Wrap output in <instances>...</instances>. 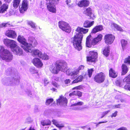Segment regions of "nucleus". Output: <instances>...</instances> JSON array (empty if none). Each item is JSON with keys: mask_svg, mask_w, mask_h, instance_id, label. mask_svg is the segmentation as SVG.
<instances>
[{"mask_svg": "<svg viewBox=\"0 0 130 130\" xmlns=\"http://www.w3.org/2000/svg\"><path fill=\"white\" fill-rule=\"evenodd\" d=\"M67 66V63L64 61L57 60L54 64H52L49 68L50 72L52 74H58L60 71H63Z\"/></svg>", "mask_w": 130, "mask_h": 130, "instance_id": "nucleus-1", "label": "nucleus"}, {"mask_svg": "<svg viewBox=\"0 0 130 130\" xmlns=\"http://www.w3.org/2000/svg\"><path fill=\"white\" fill-rule=\"evenodd\" d=\"M21 46L26 52H31V47L36 46L38 44L37 41H31L30 44L28 43L26 41H19Z\"/></svg>", "mask_w": 130, "mask_h": 130, "instance_id": "nucleus-2", "label": "nucleus"}, {"mask_svg": "<svg viewBox=\"0 0 130 130\" xmlns=\"http://www.w3.org/2000/svg\"><path fill=\"white\" fill-rule=\"evenodd\" d=\"M105 77V74L101 72L95 75L93 77V79L95 82L98 84H101L104 82Z\"/></svg>", "mask_w": 130, "mask_h": 130, "instance_id": "nucleus-3", "label": "nucleus"}, {"mask_svg": "<svg viewBox=\"0 0 130 130\" xmlns=\"http://www.w3.org/2000/svg\"><path fill=\"white\" fill-rule=\"evenodd\" d=\"M4 53V54L0 55V59L7 62L11 61L13 58L12 53L8 50H6Z\"/></svg>", "mask_w": 130, "mask_h": 130, "instance_id": "nucleus-4", "label": "nucleus"}, {"mask_svg": "<svg viewBox=\"0 0 130 130\" xmlns=\"http://www.w3.org/2000/svg\"><path fill=\"white\" fill-rule=\"evenodd\" d=\"M89 55L86 57L87 61L90 62L95 63L97 60L98 53L94 51H91L89 52Z\"/></svg>", "mask_w": 130, "mask_h": 130, "instance_id": "nucleus-5", "label": "nucleus"}, {"mask_svg": "<svg viewBox=\"0 0 130 130\" xmlns=\"http://www.w3.org/2000/svg\"><path fill=\"white\" fill-rule=\"evenodd\" d=\"M59 27L62 30L69 33L71 31V28L69 25L67 23L63 21H60L58 23Z\"/></svg>", "mask_w": 130, "mask_h": 130, "instance_id": "nucleus-6", "label": "nucleus"}, {"mask_svg": "<svg viewBox=\"0 0 130 130\" xmlns=\"http://www.w3.org/2000/svg\"><path fill=\"white\" fill-rule=\"evenodd\" d=\"M56 3L55 2L46 3L47 9L51 12L53 13H56V7L54 4Z\"/></svg>", "mask_w": 130, "mask_h": 130, "instance_id": "nucleus-7", "label": "nucleus"}, {"mask_svg": "<svg viewBox=\"0 0 130 130\" xmlns=\"http://www.w3.org/2000/svg\"><path fill=\"white\" fill-rule=\"evenodd\" d=\"M28 8V2L27 0L23 1L21 6L19 7V10L21 13H23L26 11Z\"/></svg>", "mask_w": 130, "mask_h": 130, "instance_id": "nucleus-8", "label": "nucleus"}, {"mask_svg": "<svg viewBox=\"0 0 130 130\" xmlns=\"http://www.w3.org/2000/svg\"><path fill=\"white\" fill-rule=\"evenodd\" d=\"M67 103V99L62 95L60 96L58 99L56 100V104L57 105H66Z\"/></svg>", "mask_w": 130, "mask_h": 130, "instance_id": "nucleus-9", "label": "nucleus"}, {"mask_svg": "<svg viewBox=\"0 0 130 130\" xmlns=\"http://www.w3.org/2000/svg\"><path fill=\"white\" fill-rule=\"evenodd\" d=\"M32 62L34 65L38 68H41L43 65L41 60L38 58H35L32 60Z\"/></svg>", "mask_w": 130, "mask_h": 130, "instance_id": "nucleus-10", "label": "nucleus"}, {"mask_svg": "<svg viewBox=\"0 0 130 130\" xmlns=\"http://www.w3.org/2000/svg\"><path fill=\"white\" fill-rule=\"evenodd\" d=\"M5 35L13 39L16 38L17 36L16 32L12 30H7Z\"/></svg>", "mask_w": 130, "mask_h": 130, "instance_id": "nucleus-11", "label": "nucleus"}, {"mask_svg": "<svg viewBox=\"0 0 130 130\" xmlns=\"http://www.w3.org/2000/svg\"><path fill=\"white\" fill-rule=\"evenodd\" d=\"M12 51L17 55L20 56L22 55L23 54L22 49L18 46L14 49L12 50Z\"/></svg>", "mask_w": 130, "mask_h": 130, "instance_id": "nucleus-12", "label": "nucleus"}, {"mask_svg": "<svg viewBox=\"0 0 130 130\" xmlns=\"http://www.w3.org/2000/svg\"><path fill=\"white\" fill-rule=\"evenodd\" d=\"M4 43L7 46H9L12 49H14L18 46L15 41H5Z\"/></svg>", "mask_w": 130, "mask_h": 130, "instance_id": "nucleus-13", "label": "nucleus"}, {"mask_svg": "<svg viewBox=\"0 0 130 130\" xmlns=\"http://www.w3.org/2000/svg\"><path fill=\"white\" fill-rule=\"evenodd\" d=\"M109 76L112 78H116L118 76V73L112 68H110L109 70Z\"/></svg>", "mask_w": 130, "mask_h": 130, "instance_id": "nucleus-14", "label": "nucleus"}, {"mask_svg": "<svg viewBox=\"0 0 130 130\" xmlns=\"http://www.w3.org/2000/svg\"><path fill=\"white\" fill-rule=\"evenodd\" d=\"M73 43L74 47L77 50L80 51L82 49L81 41H73Z\"/></svg>", "mask_w": 130, "mask_h": 130, "instance_id": "nucleus-15", "label": "nucleus"}, {"mask_svg": "<svg viewBox=\"0 0 130 130\" xmlns=\"http://www.w3.org/2000/svg\"><path fill=\"white\" fill-rule=\"evenodd\" d=\"M86 74L84 75H81L78 76L76 78L73 80L71 84H74L77 83L82 82L84 78V76Z\"/></svg>", "mask_w": 130, "mask_h": 130, "instance_id": "nucleus-16", "label": "nucleus"}, {"mask_svg": "<svg viewBox=\"0 0 130 130\" xmlns=\"http://www.w3.org/2000/svg\"><path fill=\"white\" fill-rule=\"evenodd\" d=\"M83 37V35L80 33L76 32V35L72 40L73 41H82Z\"/></svg>", "mask_w": 130, "mask_h": 130, "instance_id": "nucleus-17", "label": "nucleus"}, {"mask_svg": "<svg viewBox=\"0 0 130 130\" xmlns=\"http://www.w3.org/2000/svg\"><path fill=\"white\" fill-rule=\"evenodd\" d=\"M94 24V21H90L86 20L83 23V27L85 28H89L93 25Z\"/></svg>", "mask_w": 130, "mask_h": 130, "instance_id": "nucleus-18", "label": "nucleus"}, {"mask_svg": "<svg viewBox=\"0 0 130 130\" xmlns=\"http://www.w3.org/2000/svg\"><path fill=\"white\" fill-rule=\"evenodd\" d=\"M89 4V2L88 1L84 0L79 2L78 3V5L80 7H87Z\"/></svg>", "mask_w": 130, "mask_h": 130, "instance_id": "nucleus-19", "label": "nucleus"}, {"mask_svg": "<svg viewBox=\"0 0 130 130\" xmlns=\"http://www.w3.org/2000/svg\"><path fill=\"white\" fill-rule=\"evenodd\" d=\"M88 29L84 28H83L78 27L76 30V31L78 33H80L82 34L83 33L85 34L88 32Z\"/></svg>", "mask_w": 130, "mask_h": 130, "instance_id": "nucleus-20", "label": "nucleus"}, {"mask_svg": "<svg viewBox=\"0 0 130 130\" xmlns=\"http://www.w3.org/2000/svg\"><path fill=\"white\" fill-rule=\"evenodd\" d=\"M103 29V26L102 25H98L96 26L93 29L92 31V32L94 34H95L97 32L101 31Z\"/></svg>", "mask_w": 130, "mask_h": 130, "instance_id": "nucleus-21", "label": "nucleus"}, {"mask_svg": "<svg viewBox=\"0 0 130 130\" xmlns=\"http://www.w3.org/2000/svg\"><path fill=\"white\" fill-rule=\"evenodd\" d=\"M84 104L83 102L80 101L78 102L77 103L73 104L71 105V106L73 107V109L75 110H79L80 109V107H74L77 106H81Z\"/></svg>", "mask_w": 130, "mask_h": 130, "instance_id": "nucleus-22", "label": "nucleus"}, {"mask_svg": "<svg viewBox=\"0 0 130 130\" xmlns=\"http://www.w3.org/2000/svg\"><path fill=\"white\" fill-rule=\"evenodd\" d=\"M115 39V36L111 34L106 35L104 37L105 41H114Z\"/></svg>", "mask_w": 130, "mask_h": 130, "instance_id": "nucleus-23", "label": "nucleus"}, {"mask_svg": "<svg viewBox=\"0 0 130 130\" xmlns=\"http://www.w3.org/2000/svg\"><path fill=\"white\" fill-rule=\"evenodd\" d=\"M99 41H86V46L88 47H91L92 46H94L97 44Z\"/></svg>", "mask_w": 130, "mask_h": 130, "instance_id": "nucleus-24", "label": "nucleus"}, {"mask_svg": "<svg viewBox=\"0 0 130 130\" xmlns=\"http://www.w3.org/2000/svg\"><path fill=\"white\" fill-rule=\"evenodd\" d=\"M122 75H125L127 73L128 71V68L127 67L126 65L124 64H122Z\"/></svg>", "mask_w": 130, "mask_h": 130, "instance_id": "nucleus-25", "label": "nucleus"}, {"mask_svg": "<svg viewBox=\"0 0 130 130\" xmlns=\"http://www.w3.org/2000/svg\"><path fill=\"white\" fill-rule=\"evenodd\" d=\"M53 124L56 126V127L59 129L62 128L64 127V125L63 124H59L58 123V122L56 120L53 119L52 121Z\"/></svg>", "mask_w": 130, "mask_h": 130, "instance_id": "nucleus-26", "label": "nucleus"}, {"mask_svg": "<svg viewBox=\"0 0 130 130\" xmlns=\"http://www.w3.org/2000/svg\"><path fill=\"white\" fill-rule=\"evenodd\" d=\"M8 6L6 4H4L0 8V13H3L6 11L8 8Z\"/></svg>", "mask_w": 130, "mask_h": 130, "instance_id": "nucleus-27", "label": "nucleus"}, {"mask_svg": "<svg viewBox=\"0 0 130 130\" xmlns=\"http://www.w3.org/2000/svg\"><path fill=\"white\" fill-rule=\"evenodd\" d=\"M31 52H29L32 53V55L35 56H37L38 57H39L41 52L39 50L37 49H35L34 50H32L31 49Z\"/></svg>", "mask_w": 130, "mask_h": 130, "instance_id": "nucleus-28", "label": "nucleus"}, {"mask_svg": "<svg viewBox=\"0 0 130 130\" xmlns=\"http://www.w3.org/2000/svg\"><path fill=\"white\" fill-rule=\"evenodd\" d=\"M103 54L106 57H107L109 55V48L108 47H105L103 50Z\"/></svg>", "mask_w": 130, "mask_h": 130, "instance_id": "nucleus-29", "label": "nucleus"}, {"mask_svg": "<svg viewBox=\"0 0 130 130\" xmlns=\"http://www.w3.org/2000/svg\"><path fill=\"white\" fill-rule=\"evenodd\" d=\"M41 124L43 126L50 125L51 124V122L49 120L47 119L41 121Z\"/></svg>", "mask_w": 130, "mask_h": 130, "instance_id": "nucleus-30", "label": "nucleus"}, {"mask_svg": "<svg viewBox=\"0 0 130 130\" xmlns=\"http://www.w3.org/2000/svg\"><path fill=\"white\" fill-rule=\"evenodd\" d=\"M111 26L114 27L118 30L122 32L124 31V30L120 26H119L116 24L112 23L111 24Z\"/></svg>", "mask_w": 130, "mask_h": 130, "instance_id": "nucleus-31", "label": "nucleus"}, {"mask_svg": "<svg viewBox=\"0 0 130 130\" xmlns=\"http://www.w3.org/2000/svg\"><path fill=\"white\" fill-rule=\"evenodd\" d=\"M40 58L44 60H47L49 59V57L45 54H43L41 52L39 57Z\"/></svg>", "mask_w": 130, "mask_h": 130, "instance_id": "nucleus-32", "label": "nucleus"}, {"mask_svg": "<svg viewBox=\"0 0 130 130\" xmlns=\"http://www.w3.org/2000/svg\"><path fill=\"white\" fill-rule=\"evenodd\" d=\"M123 81L126 83V85L128 84L130 85V74L124 78L123 79Z\"/></svg>", "mask_w": 130, "mask_h": 130, "instance_id": "nucleus-33", "label": "nucleus"}, {"mask_svg": "<svg viewBox=\"0 0 130 130\" xmlns=\"http://www.w3.org/2000/svg\"><path fill=\"white\" fill-rule=\"evenodd\" d=\"M20 0H13V6L15 8H17L19 6Z\"/></svg>", "mask_w": 130, "mask_h": 130, "instance_id": "nucleus-34", "label": "nucleus"}, {"mask_svg": "<svg viewBox=\"0 0 130 130\" xmlns=\"http://www.w3.org/2000/svg\"><path fill=\"white\" fill-rule=\"evenodd\" d=\"M75 96H77L78 98L81 97L82 95V92L79 90H75Z\"/></svg>", "mask_w": 130, "mask_h": 130, "instance_id": "nucleus-35", "label": "nucleus"}, {"mask_svg": "<svg viewBox=\"0 0 130 130\" xmlns=\"http://www.w3.org/2000/svg\"><path fill=\"white\" fill-rule=\"evenodd\" d=\"M54 101L53 98H49L47 99L45 102V104L46 105H49L51 103H52Z\"/></svg>", "mask_w": 130, "mask_h": 130, "instance_id": "nucleus-36", "label": "nucleus"}, {"mask_svg": "<svg viewBox=\"0 0 130 130\" xmlns=\"http://www.w3.org/2000/svg\"><path fill=\"white\" fill-rule=\"evenodd\" d=\"M83 88V86L82 85H80L77 86L75 87L72 88V90H80L82 89Z\"/></svg>", "mask_w": 130, "mask_h": 130, "instance_id": "nucleus-37", "label": "nucleus"}, {"mask_svg": "<svg viewBox=\"0 0 130 130\" xmlns=\"http://www.w3.org/2000/svg\"><path fill=\"white\" fill-rule=\"evenodd\" d=\"M85 13L88 16L90 15L92 12V10L90 8H88L85 11Z\"/></svg>", "mask_w": 130, "mask_h": 130, "instance_id": "nucleus-38", "label": "nucleus"}, {"mask_svg": "<svg viewBox=\"0 0 130 130\" xmlns=\"http://www.w3.org/2000/svg\"><path fill=\"white\" fill-rule=\"evenodd\" d=\"M103 36L102 34H100L97 37L94 39V41H101L102 39Z\"/></svg>", "mask_w": 130, "mask_h": 130, "instance_id": "nucleus-39", "label": "nucleus"}, {"mask_svg": "<svg viewBox=\"0 0 130 130\" xmlns=\"http://www.w3.org/2000/svg\"><path fill=\"white\" fill-rule=\"evenodd\" d=\"M124 63H127L130 65V56H128L125 59L124 61Z\"/></svg>", "mask_w": 130, "mask_h": 130, "instance_id": "nucleus-40", "label": "nucleus"}, {"mask_svg": "<svg viewBox=\"0 0 130 130\" xmlns=\"http://www.w3.org/2000/svg\"><path fill=\"white\" fill-rule=\"evenodd\" d=\"M18 41H25L26 40L24 37L21 35H19L18 37Z\"/></svg>", "mask_w": 130, "mask_h": 130, "instance_id": "nucleus-41", "label": "nucleus"}, {"mask_svg": "<svg viewBox=\"0 0 130 130\" xmlns=\"http://www.w3.org/2000/svg\"><path fill=\"white\" fill-rule=\"evenodd\" d=\"M28 24L31 26V27L34 28H36L35 24L32 21H30L28 22Z\"/></svg>", "mask_w": 130, "mask_h": 130, "instance_id": "nucleus-42", "label": "nucleus"}, {"mask_svg": "<svg viewBox=\"0 0 130 130\" xmlns=\"http://www.w3.org/2000/svg\"><path fill=\"white\" fill-rule=\"evenodd\" d=\"M93 71V69H91L88 70V73L89 77H91L92 73Z\"/></svg>", "mask_w": 130, "mask_h": 130, "instance_id": "nucleus-43", "label": "nucleus"}, {"mask_svg": "<svg viewBox=\"0 0 130 130\" xmlns=\"http://www.w3.org/2000/svg\"><path fill=\"white\" fill-rule=\"evenodd\" d=\"M30 71L31 73L32 74H35L38 73V71L35 70L34 68H31L30 69Z\"/></svg>", "mask_w": 130, "mask_h": 130, "instance_id": "nucleus-44", "label": "nucleus"}, {"mask_svg": "<svg viewBox=\"0 0 130 130\" xmlns=\"http://www.w3.org/2000/svg\"><path fill=\"white\" fill-rule=\"evenodd\" d=\"M79 73L78 71L76 69H75L73 71H72V73H71L72 75H71V76L76 75Z\"/></svg>", "mask_w": 130, "mask_h": 130, "instance_id": "nucleus-45", "label": "nucleus"}, {"mask_svg": "<svg viewBox=\"0 0 130 130\" xmlns=\"http://www.w3.org/2000/svg\"><path fill=\"white\" fill-rule=\"evenodd\" d=\"M110 111L109 110H108L107 111L103 112L102 114V116L101 117V118H102L105 115L107 114Z\"/></svg>", "mask_w": 130, "mask_h": 130, "instance_id": "nucleus-46", "label": "nucleus"}, {"mask_svg": "<svg viewBox=\"0 0 130 130\" xmlns=\"http://www.w3.org/2000/svg\"><path fill=\"white\" fill-rule=\"evenodd\" d=\"M66 73L68 75L71 76L72 71L71 69H68L66 71Z\"/></svg>", "mask_w": 130, "mask_h": 130, "instance_id": "nucleus-47", "label": "nucleus"}, {"mask_svg": "<svg viewBox=\"0 0 130 130\" xmlns=\"http://www.w3.org/2000/svg\"><path fill=\"white\" fill-rule=\"evenodd\" d=\"M86 41H94V39L91 35H90L87 37Z\"/></svg>", "mask_w": 130, "mask_h": 130, "instance_id": "nucleus-48", "label": "nucleus"}, {"mask_svg": "<svg viewBox=\"0 0 130 130\" xmlns=\"http://www.w3.org/2000/svg\"><path fill=\"white\" fill-rule=\"evenodd\" d=\"M84 66L83 65H81L77 69V70L78 71L79 73V71L82 70H83L84 69Z\"/></svg>", "mask_w": 130, "mask_h": 130, "instance_id": "nucleus-49", "label": "nucleus"}, {"mask_svg": "<svg viewBox=\"0 0 130 130\" xmlns=\"http://www.w3.org/2000/svg\"><path fill=\"white\" fill-rule=\"evenodd\" d=\"M66 4L68 6H71L72 5V3L71 2V0H67L66 1Z\"/></svg>", "mask_w": 130, "mask_h": 130, "instance_id": "nucleus-50", "label": "nucleus"}, {"mask_svg": "<svg viewBox=\"0 0 130 130\" xmlns=\"http://www.w3.org/2000/svg\"><path fill=\"white\" fill-rule=\"evenodd\" d=\"M88 16L89 17L90 19H91L92 20H94L96 17L94 15V14L92 13V12L91 13V14L90 15Z\"/></svg>", "mask_w": 130, "mask_h": 130, "instance_id": "nucleus-51", "label": "nucleus"}, {"mask_svg": "<svg viewBox=\"0 0 130 130\" xmlns=\"http://www.w3.org/2000/svg\"><path fill=\"white\" fill-rule=\"evenodd\" d=\"M118 112L117 111H115L113 113H112L111 115V117L112 118L113 117H115L117 115Z\"/></svg>", "mask_w": 130, "mask_h": 130, "instance_id": "nucleus-52", "label": "nucleus"}, {"mask_svg": "<svg viewBox=\"0 0 130 130\" xmlns=\"http://www.w3.org/2000/svg\"><path fill=\"white\" fill-rule=\"evenodd\" d=\"M69 96L70 97H72L73 96H75V91H74L70 93L69 94Z\"/></svg>", "mask_w": 130, "mask_h": 130, "instance_id": "nucleus-53", "label": "nucleus"}, {"mask_svg": "<svg viewBox=\"0 0 130 130\" xmlns=\"http://www.w3.org/2000/svg\"><path fill=\"white\" fill-rule=\"evenodd\" d=\"M124 88L126 89H127L130 91V85L128 84L126 85L124 87Z\"/></svg>", "mask_w": 130, "mask_h": 130, "instance_id": "nucleus-54", "label": "nucleus"}, {"mask_svg": "<svg viewBox=\"0 0 130 130\" xmlns=\"http://www.w3.org/2000/svg\"><path fill=\"white\" fill-rule=\"evenodd\" d=\"M121 43L122 47H124L127 44V41H121Z\"/></svg>", "mask_w": 130, "mask_h": 130, "instance_id": "nucleus-55", "label": "nucleus"}, {"mask_svg": "<svg viewBox=\"0 0 130 130\" xmlns=\"http://www.w3.org/2000/svg\"><path fill=\"white\" fill-rule=\"evenodd\" d=\"M121 104H118L117 105H114L113 107V109H115L117 108H120Z\"/></svg>", "mask_w": 130, "mask_h": 130, "instance_id": "nucleus-56", "label": "nucleus"}, {"mask_svg": "<svg viewBox=\"0 0 130 130\" xmlns=\"http://www.w3.org/2000/svg\"><path fill=\"white\" fill-rule=\"evenodd\" d=\"M9 25V24L8 23H3L2 24L0 25V27H7L8 26V25Z\"/></svg>", "mask_w": 130, "mask_h": 130, "instance_id": "nucleus-57", "label": "nucleus"}, {"mask_svg": "<svg viewBox=\"0 0 130 130\" xmlns=\"http://www.w3.org/2000/svg\"><path fill=\"white\" fill-rule=\"evenodd\" d=\"M70 82L71 80L70 79H66L64 80V83L66 84L70 83Z\"/></svg>", "mask_w": 130, "mask_h": 130, "instance_id": "nucleus-58", "label": "nucleus"}, {"mask_svg": "<svg viewBox=\"0 0 130 130\" xmlns=\"http://www.w3.org/2000/svg\"><path fill=\"white\" fill-rule=\"evenodd\" d=\"M117 130H127V129L126 128L122 127L118 128Z\"/></svg>", "mask_w": 130, "mask_h": 130, "instance_id": "nucleus-59", "label": "nucleus"}, {"mask_svg": "<svg viewBox=\"0 0 130 130\" xmlns=\"http://www.w3.org/2000/svg\"><path fill=\"white\" fill-rule=\"evenodd\" d=\"M43 83L44 85L46 86L49 83V82L47 79H44L43 81Z\"/></svg>", "mask_w": 130, "mask_h": 130, "instance_id": "nucleus-60", "label": "nucleus"}, {"mask_svg": "<svg viewBox=\"0 0 130 130\" xmlns=\"http://www.w3.org/2000/svg\"><path fill=\"white\" fill-rule=\"evenodd\" d=\"M115 83L116 85H118L119 86L121 85V82L119 80H117L116 81Z\"/></svg>", "mask_w": 130, "mask_h": 130, "instance_id": "nucleus-61", "label": "nucleus"}, {"mask_svg": "<svg viewBox=\"0 0 130 130\" xmlns=\"http://www.w3.org/2000/svg\"><path fill=\"white\" fill-rule=\"evenodd\" d=\"M52 84L55 87L58 88V85L57 83L55 82H53L52 83Z\"/></svg>", "mask_w": 130, "mask_h": 130, "instance_id": "nucleus-62", "label": "nucleus"}, {"mask_svg": "<svg viewBox=\"0 0 130 130\" xmlns=\"http://www.w3.org/2000/svg\"><path fill=\"white\" fill-rule=\"evenodd\" d=\"M12 0H4V1L6 4H9L10 3Z\"/></svg>", "mask_w": 130, "mask_h": 130, "instance_id": "nucleus-63", "label": "nucleus"}, {"mask_svg": "<svg viewBox=\"0 0 130 130\" xmlns=\"http://www.w3.org/2000/svg\"><path fill=\"white\" fill-rule=\"evenodd\" d=\"M105 43L107 45H108L111 44L112 43L113 41H105Z\"/></svg>", "mask_w": 130, "mask_h": 130, "instance_id": "nucleus-64", "label": "nucleus"}]
</instances>
